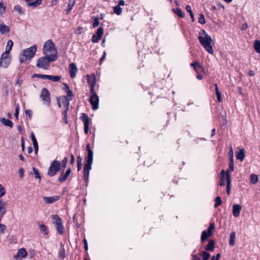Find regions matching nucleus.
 I'll use <instances>...</instances> for the list:
<instances>
[{"mask_svg": "<svg viewBox=\"0 0 260 260\" xmlns=\"http://www.w3.org/2000/svg\"><path fill=\"white\" fill-rule=\"evenodd\" d=\"M200 43L210 54H213V42L211 37L204 30L201 29L198 37Z\"/></svg>", "mask_w": 260, "mask_h": 260, "instance_id": "f257e3e1", "label": "nucleus"}, {"mask_svg": "<svg viewBox=\"0 0 260 260\" xmlns=\"http://www.w3.org/2000/svg\"><path fill=\"white\" fill-rule=\"evenodd\" d=\"M43 53L50 57V60H56L57 58V51L55 44L51 40L45 42L43 47Z\"/></svg>", "mask_w": 260, "mask_h": 260, "instance_id": "f03ea898", "label": "nucleus"}, {"mask_svg": "<svg viewBox=\"0 0 260 260\" xmlns=\"http://www.w3.org/2000/svg\"><path fill=\"white\" fill-rule=\"evenodd\" d=\"M37 46L36 45H33L31 47L27 48L20 53L19 58L21 63L25 62L27 61H30L34 57L37 52Z\"/></svg>", "mask_w": 260, "mask_h": 260, "instance_id": "7ed1b4c3", "label": "nucleus"}, {"mask_svg": "<svg viewBox=\"0 0 260 260\" xmlns=\"http://www.w3.org/2000/svg\"><path fill=\"white\" fill-rule=\"evenodd\" d=\"M54 61L50 60V57L45 55V56L41 57L37 60L36 66L44 70H48L50 62Z\"/></svg>", "mask_w": 260, "mask_h": 260, "instance_id": "20e7f679", "label": "nucleus"}, {"mask_svg": "<svg viewBox=\"0 0 260 260\" xmlns=\"http://www.w3.org/2000/svg\"><path fill=\"white\" fill-rule=\"evenodd\" d=\"M40 98L43 104L49 107L51 103L50 94L46 88H43L41 90Z\"/></svg>", "mask_w": 260, "mask_h": 260, "instance_id": "39448f33", "label": "nucleus"}, {"mask_svg": "<svg viewBox=\"0 0 260 260\" xmlns=\"http://www.w3.org/2000/svg\"><path fill=\"white\" fill-rule=\"evenodd\" d=\"M60 168V163L56 160H54L50 165L48 171V175L50 176H54Z\"/></svg>", "mask_w": 260, "mask_h": 260, "instance_id": "423d86ee", "label": "nucleus"}, {"mask_svg": "<svg viewBox=\"0 0 260 260\" xmlns=\"http://www.w3.org/2000/svg\"><path fill=\"white\" fill-rule=\"evenodd\" d=\"M90 93L89 102L92 105V110H95L99 108V98L94 90L90 91Z\"/></svg>", "mask_w": 260, "mask_h": 260, "instance_id": "0eeeda50", "label": "nucleus"}, {"mask_svg": "<svg viewBox=\"0 0 260 260\" xmlns=\"http://www.w3.org/2000/svg\"><path fill=\"white\" fill-rule=\"evenodd\" d=\"M11 62V56L7 52H4L0 58V66L7 68Z\"/></svg>", "mask_w": 260, "mask_h": 260, "instance_id": "6e6552de", "label": "nucleus"}, {"mask_svg": "<svg viewBox=\"0 0 260 260\" xmlns=\"http://www.w3.org/2000/svg\"><path fill=\"white\" fill-rule=\"evenodd\" d=\"M71 99H69L67 96H64V95L60 97L57 100L58 106L59 107H61L63 105L66 108V111H64V114L67 113V112L68 110V107H69V106L70 104L69 101H71Z\"/></svg>", "mask_w": 260, "mask_h": 260, "instance_id": "1a4fd4ad", "label": "nucleus"}, {"mask_svg": "<svg viewBox=\"0 0 260 260\" xmlns=\"http://www.w3.org/2000/svg\"><path fill=\"white\" fill-rule=\"evenodd\" d=\"M93 160L86 159V164L84 167L83 170V177L84 179L87 181L89 177V171L91 169V165L92 164Z\"/></svg>", "mask_w": 260, "mask_h": 260, "instance_id": "9d476101", "label": "nucleus"}, {"mask_svg": "<svg viewBox=\"0 0 260 260\" xmlns=\"http://www.w3.org/2000/svg\"><path fill=\"white\" fill-rule=\"evenodd\" d=\"M80 119L84 123V132L86 134H88L89 131V119L87 115L85 113H82Z\"/></svg>", "mask_w": 260, "mask_h": 260, "instance_id": "9b49d317", "label": "nucleus"}, {"mask_svg": "<svg viewBox=\"0 0 260 260\" xmlns=\"http://www.w3.org/2000/svg\"><path fill=\"white\" fill-rule=\"evenodd\" d=\"M52 222L54 226L56 228H62V220L57 215H53L51 216Z\"/></svg>", "mask_w": 260, "mask_h": 260, "instance_id": "f8f14e48", "label": "nucleus"}, {"mask_svg": "<svg viewBox=\"0 0 260 260\" xmlns=\"http://www.w3.org/2000/svg\"><path fill=\"white\" fill-rule=\"evenodd\" d=\"M87 82L90 87V91H93L96 84L95 78L94 75H87Z\"/></svg>", "mask_w": 260, "mask_h": 260, "instance_id": "ddd939ff", "label": "nucleus"}, {"mask_svg": "<svg viewBox=\"0 0 260 260\" xmlns=\"http://www.w3.org/2000/svg\"><path fill=\"white\" fill-rule=\"evenodd\" d=\"M27 252L25 248H22L18 250L17 254L14 256L15 258L20 260L23 258H25L27 255Z\"/></svg>", "mask_w": 260, "mask_h": 260, "instance_id": "4468645a", "label": "nucleus"}, {"mask_svg": "<svg viewBox=\"0 0 260 260\" xmlns=\"http://www.w3.org/2000/svg\"><path fill=\"white\" fill-rule=\"evenodd\" d=\"M221 180L219 182V185L222 186L223 185H225V183H226V191L228 192V172L225 173V171L224 170H222L221 171Z\"/></svg>", "mask_w": 260, "mask_h": 260, "instance_id": "2eb2a0df", "label": "nucleus"}, {"mask_svg": "<svg viewBox=\"0 0 260 260\" xmlns=\"http://www.w3.org/2000/svg\"><path fill=\"white\" fill-rule=\"evenodd\" d=\"M213 229H208L207 230H205L203 232L201 235V241L204 242L206 241L209 237H210L212 234Z\"/></svg>", "mask_w": 260, "mask_h": 260, "instance_id": "dca6fc26", "label": "nucleus"}, {"mask_svg": "<svg viewBox=\"0 0 260 260\" xmlns=\"http://www.w3.org/2000/svg\"><path fill=\"white\" fill-rule=\"evenodd\" d=\"M59 197L57 196H52V197H44L43 198V201L46 204H51L53 203L57 200H58Z\"/></svg>", "mask_w": 260, "mask_h": 260, "instance_id": "f3484780", "label": "nucleus"}, {"mask_svg": "<svg viewBox=\"0 0 260 260\" xmlns=\"http://www.w3.org/2000/svg\"><path fill=\"white\" fill-rule=\"evenodd\" d=\"M70 74L72 78H74L76 76L77 72V68L76 65L74 63H72L69 66Z\"/></svg>", "mask_w": 260, "mask_h": 260, "instance_id": "a211bd4d", "label": "nucleus"}, {"mask_svg": "<svg viewBox=\"0 0 260 260\" xmlns=\"http://www.w3.org/2000/svg\"><path fill=\"white\" fill-rule=\"evenodd\" d=\"M71 169L70 168L68 169L65 173H62L60 175V176L59 177V178L58 179V181L60 182H64L67 180L68 177L71 174Z\"/></svg>", "mask_w": 260, "mask_h": 260, "instance_id": "6ab92c4d", "label": "nucleus"}, {"mask_svg": "<svg viewBox=\"0 0 260 260\" xmlns=\"http://www.w3.org/2000/svg\"><path fill=\"white\" fill-rule=\"evenodd\" d=\"M242 207L239 204H235L233 207L232 213L235 217H238L240 213Z\"/></svg>", "mask_w": 260, "mask_h": 260, "instance_id": "aec40b11", "label": "nucleus"}, {"mask_svg": "<svg viewBox=\"0 0 260 260\" xmlns=\"http://www.w3.org/2000/svg\"><path fill=\"white\" fill-rule=\"evenodd\" d=\"M236 156L238 159L243 161L245 156V151L244 149H240L236 152Z\"/></svg>", "mask_w": 260, "mask_h": 260, "instance_id": "412c9836", "label": "nucleus"}, {"mask_svg": "<svg viewBox=\"0 0 260 260\" xmlns=\"http://www.w3.org/2000/svg\"><path fill=\"white\" fill-rule=\"evenodd\" d=\"M24 81V78L22 77L20 75H18L17 76V79L15 82V85L16 86H18L19 88V90H21V86L23 83Z\"/></svg>", "mask_w": 260, "mask_h": 260, "instance_id": "4be33fe9", "label": "nucleus"}, {"mask_svg": "<svg viewBox=\"0 0 260 260\" xmlns=\"http://www.w3.org/2000/svg\"><path fill=\"white\" fill-rule=\"evenodd\" d=\"M30 137H31V140L32 141V143H33V145H34V149H35V151L36 153H37L38 151V148H39V147H38V142H37V141L35 138V135L34 134V133L32 132H31V134H30Z\"/></svg>", "mask_w": 260, "mask_h": 260, "instance_id": "5701e85b", "label": "nucleus"}, {"mask_svg": "<svg viewBox=\"0 0 260 260\" xmlns=\"http://www.w3.org/2000/svg\"><path fill=\"white\" fill-rule=\"evenodd\" d=\"M6 203L0 200V214L3 216L6 212Z\"/></svg>", "mask_w": 260, "mask_h": 260, "instance_id": "b1692460", "label": "nucleus"}, {"mask_svg": "<svg viewBox=\"0 0 260 260\" xmlns=\"http://www.w3.org/2000/svg\"><path fill=\"white\" fill-rule=\"evenodd\" d=\"M0 121L5 126H7L10 127H12L13 126V122L8 119L2 118L0 119Z\"/></svg>", "mask_w": 260, "mask_h": 260, "instance_id": "393cba45", "label": "nucleus"}, {"mask_svg": "<svg viewBox=\"0 0 260 260\" xmlns=\"http://www.w3.org/2000/svg\"><path fill=\"white\" fill-rule=\"evenodd\" d=\"M86 149L88 151L87 156L86 158V159L88 160H93V151L91 150L90 148V144H88L86 146Z\"/></svg>", "mask_w": 260, "mask_h": 260, "instance_id": "a878e982", "label": "nucleus"}, {"mask_svg": "<svg viewBox=\"0 0 260 260\" xmlns=\"http://www.w3.org/2000/svg\"><path fill=\"white\" fill-rule=\"evenodd\" d=\"M10 30L9 27L3 24H0V33L5 34L6 32H9Z\"/></svg>", "mask_w": 260, "mask_h": 260, "instance_id": "bb28decb", "label": "nucleus"}, {"mask_svg": "<svg viewBox=\"0 0 260 260\" xmlns=\"http://www.w3.org/2000/svg\"><path fill=\"white\" fill-rule=\"evenodd\" d=\"M250 183L252 184H256L258 180V177L256 174H252L250 176Z\"/></svg>", "mask_w": 260, "mask_h": 260, "instance_id": "cd10ccee", "label": "nucleus"}, {"mask_svg": "<svg viewBox=\"0 0 260 260\" xmlns=\"http://www.w3.org/2000/svg\"><path fill=\"white\" fill-rule=\"evenodd\" d=\"M61 77L60 76H53L48 75L46 76V79H48L54 82H57L60 80Z\"/></svg>", "mask_w": 260, "mask_h": 260, "instance_id": "c85d7f7f", "label": "nucleus"}, {"mask_svg": "<svg viewBox=\"0 0 260 260\" xmlns=\"http://www.w3.org/2000/svg\"><path fill=\"white\" fill-rule=\"evenodd\" d=\"M214 242L212 240H210L209 243L206 246L205 249L207 251H213L214 248Z\"/></svg>", "mask_w": 260, "mask_h": 260, "instance_id": "c756f323", "label": "nucleus"}, {"mask_svg": "<svg viewBox=\"0 0 260 260\" xmlns=\"http://www.w3.org/2000/svg\"><path fill=\"white\" fill-rule=\"evenodd\" d=\"M13 46V41L11 40H8L7 42V44L6 47V51L5 52H7L8 53H9L10 51L12 50Z\"/></svg>", "mask_w": 260, "mask_h": 260, "instance_id": "7c9ffc66", "label": "nucleus"}, {"mask_svg": "<svg viewBox=\"0 0 260 260\" xmlns=\"http://www.w3.org/2000/svg\"><path fill=\"white\" fill-rule=\"evenodd\" d=\"M32 1L31 2L29 1V3H27L28 6L36 7L41 4V0H34Z\"/></svg>", "mask_w": 260, "mask_h": 260, "instance_id": "2f4dec72", "label": "nucleus"}, {"mask_svg": "<svg viewBox=\"0 0 260 260\" xmlns=\"http://www.w3.org/2000/svg\"><path fill=\"white\" fill-rule=\"evenodd\" d=\"M75 0H70L69 1V3L68 4V9L67 11V14H69L71 12L72 9H73V8L75 5Z\"/></svg>", "mask_w": 260, "mask_h": 260, "instance_id": "473e14b6", "label": "nucleus"}, {"mask_svg": "<svg viewBox=\"0 0 260 260\" xmlns=\"http://www.w3.org/2000/svg\"><path fill=\"white\" fill-rule=\"evenodd\" d=\"M173 11L179 17H180L181 18L184 17L183 13L180 9H179V8L173 9Z\"/></svg>", "mask_w": 260, "mask_h": 260, "instance_id": "72a5a7b5", "label": "nucleus"}, {"mask_svg": "<svg viewBox=\"0 0 260 260\" xmlns=\"http://www.w3.org/2000/svg\"><path fill=\"white\" fill-rule=\"evenodd\" d=\"M236 238V234L234 232H233L230 235V244L231 246H233L235 245V241Z\"/></svg>", "mask_w": 260, "mask_h": 260, "instance_id": "f704fd0d", "label": "nucleus"}, {"mask_svg": "<svg viewBox=\"0 0 260 260\" xmlns=\"http://www.w3.org/2000/svg\"><path fill=\"white\" fill-rule=\"evenodd\" d=\"M254 48L256 52L260 53V41L256 40L254 42Z\"/></svg>", "mask_w": 260, "mask_h": 260, "instance_id": "c9c22d12", "label": "nucleus"}, {"mask_svg": "<svg viewBox=\"0 0 260 260\" xmlns=\"http://www.w3.org/2000/svg\"><path fill=\"white\" fill-rule=\"evenodd\" d=\"M114 12L117 15H120L122 12V9L119 6H116L113 8Z\"/></svg>", "mask_w": 260, "mask_h": 260, "instance_id": "e433bc0d", "label": "nucleus"}, {"mask_svg": "<svg viewBox=\"0 0 260 260\" xmlns=\"http://www.w3.org/2000/svg\"><path fill=\"white\" fill-rule=\"evenodd\" d=\"M201 255L203 260H208L210 256V254L205 251L202 252Z\"/></svg>", "mask_w": 260, "mask_h": 260, "instance_id": "4c0bfd02", "label": "nucleus"}, {"mask_svg": "<svg viewBox=\"0 0 260 260\" xmlns=\"http://www.w3.org/2000/svg\"><path fill=\"white\" fill-rule=\"evenodd\" d=\"M82 159L80 156L77 157V166L78 171H80L82 169Z\"/></svg>", "mask_w": 260, "mask_h": 260, "instance_id": "58836bf2", "label": "nucleus"}, {"mask_svg": "<svg viewBox=\"0 0 260 260\" xmlns=\"http://www.w3.org/2000/svg\"><path fill=\"white\" fill-rule=\"evenodd\" d=\"M103 28L100 27L98 29L96 32L95 35H96L97 37L101 39L103 34Z\"/></svg>", "mask_w": 260, "mask_h": 260, "instance_id": "ea45409f", "label": "nucleus"}, {"mask_svg": "<svg viewBox=\"0 0 260 260\" xmlns=\"http://www.w3.org/2000/svg\"><path fill=\"white\" fill-rule=\"evenodd\" d=\"M199 22L202 24H204L206 23L204 16L202 14L199 15Z\"/></svg>", "mask_w": 260, "mask_h": 260, "instance_id": "a19ab883", "label": "nucleus"}, {"mask_svg": "<svg viewBox=\"0 0 260 260\" xmlns=\"http://www.w3.org/2000/svg\"><path fill=\"white\" fill-rule=\"evenodd\" d=\"M231 152H232V158H231V160H230V170L231 171H233L234 170V161H233V151H232V149L231 148Z\"/></svg>", "mask_w": 260, "mask_h": 260, "instance_id": "79ce46f5", "label": "nucleus"}, {"mask_svg": "<svg viewBox=\"0 0 260 260\" xmlns=\"http://www.w3.org/2000/svg\"><path fill=\"white\" fill-rule=\"evenodd\" d=\"M59 255L61 258H64L66 256L65 249L63 247H61L59 249Z\"/></svg>", "mask_w": 260, "mask_h": 260, "instance_id": "37998d69", "label": "nucleus"}, {"mask_svg": "<svg viewBox=\"0 0 260 260\" xmlns=\"http://www.w3.org/2000/svg\"><path fill=\"white\" fill-rule=\"evenodd\" d=\"M47 75H42V74H35L32 76V78H40L43 79H46Z\"/></svg>", "mask_w": 260, "mask_h": 260, "instance_id": "c03bdc74", "label": "nucleus"}, {"mask_svg": "<svg viewBox=\"0 0 260 260\" xmlns=\"http://www.w3.org/2000/svg\"><path fill=\"white\" fill-rule=\"evenodd\" d=\"M14 10L19 14L22 13V8L20 5L15 6Z\"/></svg>", "mask_w": 260, "mask_h": 260, "instance_id": "a18cd8bd", "label": "nucleus"}, {"mask_svg": "<svg viewBox=\"0 0 260 260\" xmlns=\"http://www.w3.org/2000/svg\"><path fill=\"white\" fill-rule=\"evenodd\" d=\"M99 24V18L98 17H96L93 20V22L92 24V26L94 28L97 27Z\"/></svg>", "mask_w": 260, "mask_h": 260, "instance_id": "49530a36", "label": "nucleus"}, {"mask_svg": "<svg viewBox=\"0 0 260 260\" xmlns=\"http://www.w3.org/2000/svg\"><path fill=\"white\" fill-rule=\"evenodd\" d=\"M215 201L216 203L214 205L215 207H217L221 204V200L219 197L216 198Z\"/></svg>", "mask_w": 260, "mask_h": 260, "instance_id": "de8ad7c7", "label": "nucleus"}, {"mask_svg": "<svg viewBox=\"0 0 260 260\" xmlns=\"http://www.w3.org/2000/svg\"><path fill=\"white\" fill-rule=\"evenodd\" d=\"M67 162H68V158H67V157H65L62 160L61 168L62 169H64L66 168Z\"/></svg>", "mask_w": 260, "mask_h": 260, "instance_id": "09e8293b", "label": "nucleus"}, {"mask_svg": "<svg viewBox=\"0 0 260 260\" xmlns=\"http://www.w3.org/2000/svg\"><path fill=\"white\" fill-rule=\"evenodd\" d=\"M6 8L2 3H0V14H3L5 12Z\"/></svg>", "mask_w": 260, "mask_h": 260, "instance_id": "8fccbe9b", "label": "nucleus"}, {"mask_svg": "<svg viewBox=\"0 0 260 260\" xmlns=\"http://www.w3.org/2000/svg\"><path fill=\"white\" fill-rule=\"evenodd\" d=\"M99 40H100V38L97 37L96 35H93L91 38V41L93 43H96Z\"/></svg>", "mask_w": 260, "mask_h": 260, "instance_id": "3c124183", "label": "nucleus"}, {"mask_svg": "<svg viewBox=\"0 0 260 260\" xmlns=\"http://www.w3.org/2000/svg\"><path fill=\"white\" fill-rule=\"evenodd\" d=\"M33 171H34V173L35 175V177L36 178H39L40 179H41V176L39 174V173L38 171V170H37L36 168H33Z\"/></svg>", "mask_w": 260, "mask_h": 260, "instance_id": "603ef678", "label": "nucleus"}, {"mask_svg": "<svg viewBox=\"0 0 260 260\" xmlns=\"http://www.w3.org/2000/svg\"><path fill=\"white\" fill-rule=\"evenodd\" d=\"M5 192V188L0 184V198L4 196Z\"/></svg>", "mask_w": 260, "mask_h": 260, "instance_id": "864d4df0", "label": "nucleus"}, {"mask_svg": "<svg viewBox=\"0 0 260 260\" xmlns=\"http://www.w3.org/2000/svg\"><path fill=\"white\" fill-rule=\"evenodd\" d=\"M19 111V105H17L16 107L15 112V117H16V119L18 118Z\"/></svg>", "mask_w": 260, "mask_h": 260, "instance_id": "5fc2aeb1", "label": "nucleus"}, {"mask_svg": "<svg viewBox=\"0 0 260 260\" xmlns=\"http://www.w3.org/2000/svg\"><path fill=\"white\" fill-rule=\"evenodd\" d=\"M222 118V123L223 125H225L226 123V114L222 115L221 116Z\"/></svg>", "mask_w": 260, "mask_h": 260, "instance_id": "6e6d98bb", "label": "nucleus"}, {"mask_svg": "<svg viewBox=\"0 0 260 260\" xmlns=\"http://www.w3.org/2000/svg\"><path fill=\"white\" fill-rule=\"evenodd\" d=\"M32 111L31 110H26L25 111V114L27 116H28L30 118L32 116Z\"/></svg>", "mask_w": 260, "mask_h": 260, "instance_id": "4d7b16f0", "label": "nucleus"}, {"mask_svg": "<svg viewBox=\"0 0 260 260\" xmlns=\"http://www.w3.org/2000/svg\"><path fill=\"white\" fill-rule=\"evenodd\" d=\"M41 232L44 235H46L49 233L48 229H41Z\"/></svg>", "mask_w": 260, "mask_h": 260, "instance_id": "13d9d810", "label": "nucleus"}, {"mask_svg": "<svg viewBox=\"0 0 260 260\" xmlns=\"http://www.w3.org/2000/svg\"><path fill=\"white\" fill-rule=\"evenodd\" d=\"M186 10L189 13V15L193 13L191 8L189 5L186 6Z\"/></svg>", "mask_w": 260, "mask_h": 260, "instance_id": "bf43d9fd", "label": "nucleus"}, {"mask_svg": "<svg viewBox=\"0 0 260 260\" xmlns=\"http://www.w3.org/2000/svg\"><path fill=\"white\" fill-rule=\"evenodd\" d=\"M191 66L193 67L196 71H197V68L199 67L200 65L198 62H193L191 63Z\"/></svg>", "mask_w": 260, "mask_h": 260, "instance_id": "052dcab7", "label": "nucleus"}, {"mask_svg": "<svg viewBox=\"0 0 260 260\" xmlns=\"http://www.w3.org/2000/svg\"><path fill=\"white\" fill-rule=\"evenodd\" d=\"M84 244V248L86 251L88 250V244H87V241L86 239H84L83 240Z\"/></svg>", "mask_w": 260, "mask_h": 260, "instance_id": "680f3d73", "label": "nucleus"}, {"mask_svg": "<svg viewBox=\"0 0 260 260\" xmlns=\"http://www.w3.org/2000/svg\"><path fill=\"white\" fill-rule=\"evenodd\" d=\"M68 96L69 97V99H72V96H73L72 91L70 89L69 90L67 91V92Z\"/></svg>", "mask_w": 260, "mask_h": 260, "instance_id": "e2e57ef3", "label": "nucleus"}, {"mask_svg": "<svg viewBox=\"0 0 260 260\" xmlns=\"http://www.w3.org/2000/svg\"><path fill=\"white\" fill-rule=\"evenodd\" d=\"M63 89L65 90L66 92H67V91L70 90V88L67 83L63 84Z\"/></svg>", "mask_w": 260, "mask_h": 260, "instance_id": "0e129e2a", "label": "nucleus"}, {"mask_svg": "<svg viewBox=\"0 0 260 260\" xmlns=\"http://www.w3.org/2000/svg\"><path fill=\"white\" fill-rule=\"evenodd\" d=\"M214 86L215 87V91H216V95L221 94L220 92L218 89V88L217 87V85L216 84H215Z\"/></svg>", "mask_w": 260, "mask_h": 260, "instance_id": "69168bd1", "label": "nucleus"}, {"mask_svg": "<svg viewBox=\"0 0 260 260\" xmlns=\"http://www.w3.org/2000/svg\"><path fill=\"white\" fill-rule=\"evenodd\" d=\"M124 4H125V2L123 0H120L118 2V4L117 6H119L120 7V6H124Z\"/></svg>", "mask_w": 260, "mask_h": 260, "instance_id": "338daca9", "label": "nucleus"}, {"mask_svg": "<svg viewBox=\"0 0 260 260\" xmlns=\"http://www.w3.org/2000/svg\"><path fill=\"white\" fill-rule=\"evenodd\" d=\"M192 260H201V259L196 255L193 254L192 255Z\"/></svg>", "mask_w": 260, "mask_h": 260, "instance_id": "774afa93", "label": "nucleus"}]
</instances>
